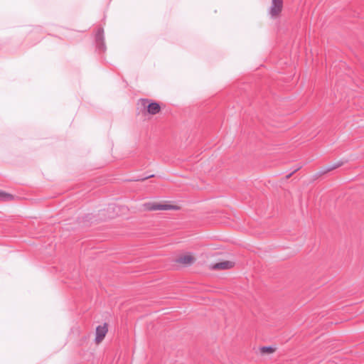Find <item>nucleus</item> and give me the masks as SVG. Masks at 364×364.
<instances>
[{"instance_id": "9d476101", "label": "nucleus", "mask_w": 364, "mask_h": 364, "mask_svg": "<svg viewBox=\"0 0 364 364\" xmlns=\"http://www.w3.org/2000/svg\"><path fill=\"white\" fill-rule=\"evenodd\" d=\"M274 348L271 346H263L261 348V352L263 353H271L274 352Z\"/></svg>"}, {"instance_id": "0eeeda50", "label": "nucleus", "mask_w": 364, "mask_h": 364, "mask_svg": "<svg viewBox=\"0 0 364 364\" xmlns=\"http://www.w3.org/2000/svg\"><path fill=\"white\" fill-rule=\"evenodd\" d=\"M232 267V263L229 261H224L215 263L213 265V269H228Z\"/></svg>"}, {"instance_id": "39448f33", "label": "nucleus", "mask_w": 364, "mask_h": 364, "mask_svg": "<svg viewBox=\"0 0 364 364\" xmlns=\"http://www.w3.org/2000/svg\"><path fill=\"white\" fill-rule=\"evenodd\" d=\"M108 328L106 323L103 326H98L96 328V337L95 341L97 343H100L105 337L106 333H107Z\"/></svg>"}, {"instance_id": "f03ea898", "label": "nucleus", "mask_w": 364, "mask_h": 364, "mask_svg": "<svg viewBox=\"0 0 364 364\" xmlns=\"http://www.w3.org/2000/svg\"><path fill=\"white\" fill-rule=\"evenodd\" d=\"M283 8V0H272L269 14L273 18L279 16Z\"/></svg>"}, {"instance_id": "423d86ee", "label": "nucleus", "mask_w": 364, "mask_h": 364, "mask_svg": "<svg viewBox=\"0 0 364 364\" xmlns=\"http://www.w3.org/2000/svg\"><path fill=\"white\" fill-rule=\"evenodd\" d=\"M194 261V257L190 255H185L179 257L176 259V262L178 263L183 264L185 265H190Z\"/></svg>"}, {"instance_id": "6e6552de", "label": "nucleus", "mask_w": 364, "mask_h": 364, "mask_svg": "<svg viewBox=\"0 0 364 364\" xmlns=\"http://www.w3.org/2000/svg\"><path fill=\"white\" fill-rule=\"evenodd\" d=\"M343 164V161H338L337 163H335L333 164H331V165H329V166H327L326 167H323L321 171H320V173L321 174H324V173H326L327 172H329L331 171H333L340 166H341Z\"/></svg>"}, {"instance_id": "20e7f679", "label": "nucleus", "mask_w": 364, "mask_h": 364, "mask_svg": "<svg viewBox=\"0 0 364 364\" xmlns=\"http://www.w3.org/2000/svg\"><path fill=\"white\" fill-rule=\"evenodd\" d=\"M148 102H149V101L147 100H142V105L144 107H146L147 112L149 114L154 115L160 112L161 107H160V105L159 103L154 102L149 103L146 105V103H148Z\"/></svg>"}, {"instance_id": "9b49d317", "label": "nucleus", "mask_w": 364, "mask_h": 364, "mask_svg": "<svg viewBox=\"0 0 364 364\" xmlns=\"http://www.w3.org/2000/svg\"><path fill=\"white\" fill-rule=\"evenodd\" d=\"M154 175H151V176H146L145 178H151V177H153Z\"/></svg>"}, {"instance_id": "f8f14e48", "label": "nucleus", "mask_w": 364, "mask_h": 364, "mask_svg": "<svg viewBox=\"0 0 364 364\" xmlns=\"http://www.w3.org/2000/svg\"><path fill=\"white\" fill-rule=\"evenodd\" d=\"M291 175V173L287 175V178H289Z\"/></svg>"}, {"instance_id": "1a4fd4ad", "label": "nucleus", "mask_w": 364, "mask_h": 364, "mask_svg": "<svg viewBox=\"0 0 364 364\" xmlns=\"http://www.w3.org/2000/svg\"><path fill=\"white\" fill-rule=\"evenodd\" d=\"M13 198V196L9 193L4 192H0V200H10Z\"/></svg>"}, {"instance_id": "7ed1b4c3", "label": "nucleus", "mask_w": 364, "mask_h": 364, "mask_svg": "<svg viewBox=\"0 0 364 364\" xmlns=\"http://www.w3.org/2000/svg\"><path fill=\"white\" fill-rule=\"evenodd\" d=\"M95 42L97 48L100 51L104 52L106 50V46L104 42V30L100 28L95 34Z\"/></svg>"}, {"instance_id": "f257e3e1", "label": "nucleus", "mask_w": 364, "mask_h": 364, "mask_svg": "<svg viewBox=\"0 0 364 364\" xmlns=\"http://www.w3.org/2000/svg\"><path fill=\"white\" fill-rule=\"evenodd\" d=\"M145 210H175L176 206L172 205L161 204L155 202H149L143 204Z\"/></svg>"}]
</instances>
